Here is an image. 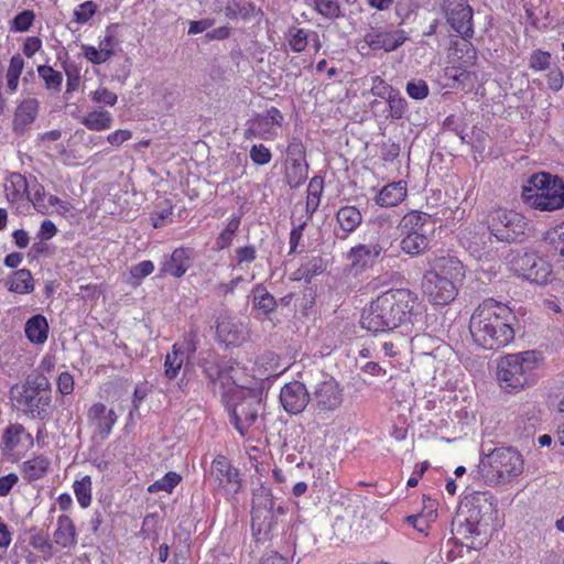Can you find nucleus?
<instances>
[{"mask_svg": "<svg viewBox=\"0 0 564 564\" xmlns=\"http://www.w3.org/2000/svg\"><path fill=\"white\" fill-rule=\"evenodd\" d=\"M422 314L419 295L409 288H393L381 292L364 308L360 325L373 334L414 324Z\"/></svg>", "mask_w": 564, "mask_h": 564, "instance_id": "f257e3e1", "label": "nucleus"}, {"mask_svg": "<svg viewBox=\"0 0 564 564\" xmlns=\"http://www.w3.org/2000/svg\"><path fill=\"white\" fill-rule=\"evenodd\" d=\"M516 322L514 312L507 303L488 297L474 310L469 330L478 346L496 350L514 339Z\"/></svg>", "mask_w": 564, "mask_h": 564, "instance_id": "f03ea898", "label": "nucleus"}, {"mask_svg": "<svg viewBox=\"0 0 564 564\" xmlns=\"http://www.w3.org/2000/svg\"><path fill=\"white\" fill-rule=\"evenodd\" d=\"M465 276V265L456 256H436L423 273L422 292L431 305H448L457 297Z\"/></svg>", "mask_w": 564, "mask_h": 564, "instance_id": "7ed1b4c3", "label": "nucleus"}, {"mask_svg": "<svg viewBox=\"0 0 564 564\" xmlns=\"http://www.w3.org/2000/svg\"><path fill=\"white\" fill-rule=\"evenodd\" d=\"M543 362L539 350L508 354L498 362L497 379L500 388L508 393H518L538 381L536 370Z\"/></svg>", "mask_w": 564, "mask_h": 564, "instance_id": "20e7f679", "label": "nucleus"}, {"mask_svg": "<svg viewBox=\"0 0 564 564\" xmlns=\"http://www.w3.org/2000/svg\"><path fill=\"white\" fill-rule=\"evenodd\" d=\"M13 406L31 419L46 420L52 406V388L45 376H37L10 389Z\"/></svg>", "mask_w": 564, "mask_h": 564, "instance_id": "39448f33", "label": "nucleus"}, {"mask_svg": "<svg viewBox=\"0 0 564 564\" xmlns=\"http://www.w3.org/2000/svg\"><path fill=\"white\" fill-rule=\"evenodd\" d=\"M525 204L541 212H553L564 206V182L550 173L533 174L522 189Z\"/></svg>", "mask_w": 564, "mask_h": 564, "instance_id": "423d86ee", "label": "nucleus"}, {"mask_svg": "<svg viewBox=\"0 0 564 564\" xmlns=\"http://www.w3.org/2000/svg\"><path fill=\"white\" fill-rule=\"evenodd\" d=\"M487 228L490 236L500 242H522L531 231L528 219L516 210L497 208L487 216Z\"/></svg>", "mask_w": 564, "mask_h": 564, "instance_id": "0eeeda50", "label": "nucleus"}, {"mask_svg": "<svg viewBox=\"0 0 564 564\" xmlns=\"http://www.w3.org/2000/svg\"><path fill=\"white\" fill-rule=\"evenodd\" d=\"M522 455L510 447L495 448L481 462V470L490 482H508L523 471Z\"/></svg>", "mask_w": 564, "mask_h": 564, "instance_id": "6e6552de", "label": "nucleus"}, {"mask_svg": "<svg viewBox=\"0 0 564 564\" xmlns=\"http://www.w3.org/2000/svg\"><path fill=\"white\" fill-rule=\"evenodd\" d=\"M344 386L332 376L314 384L311 395V409L319 417H326L339 410L345 400Z\"/></svg>", "mask_w": 564, "mask_h": 564, "instance_id": "1a4fd4ad", "label": "nucleus"}, {"mask_svg": "<svg viewBox=\"0 0 564 564\" xmlns=\"http://www.w3.org/2000/svg\"><path fill=\"white\" fill-rule=\"evenodd\" d=\"M510 267L514 274L536 284H549L554 278L552 264L533 251L518 253Z\"/></svg>", "mask_w": 564, "mask_h": 564, "instance_id": "9d476101", "label": "nucleus"}, {"mask_svg": "<svg viewBox=\"0 0 564 564\" xmlns=\"http://www.w3.org/2000/svg\"><path fill=\"white\" fill-rule=\"evenodd\" d=\"M34 440L21 423H11L2 432L0 449L12 463L21 460L33 448Z\"/></svg>", "mask_w": 564, "mask_h": 564, "instance_id": "9b49d317", "label": "nucleus"}, {"mask_svg": "<svg viewBox=\"0 0 564 564\" xmlns=\"http://www.w3.org/2000/svg\"><path fill=\"white\" fill-rule=\"evenodd\" d=\"M210 469L216 491L228 498H235L242 488L239 469L224 455L214 458Z\"/></svg>", "mask_w": 564, "mask_h": 564, "instance_id": "f8f14e48", "label": "nucleus"}, {"mask_svg": "<svg viewBox=\"0 0 564 564\" xmlns=\"http://www.w3.org/2000/svg\"><path fill=\"white\" fill-rule=\"evenodd\" d=\"M118 421V415L113 409H108L101 402L93 403L87 410V422L93 427L94 436L105 441L112 433L113 426Z\"/></svg>", "mask_w": 564, "mask_h": 564, "instance_id": "ddd939ff", "label": "nucleus"}, {"mask_svg": "<svg viewBox=\"0 0 564 564\" xmlns=\"http://www.w3.org/2000/svg\"><path fill=\"white\" fill-rule=\"evenodd\" d=\"M280 402L288 413L300 414L311 402V395L304 383L294 380L281 388Z\"/></svg>", "mask_w": 564, "mask_h": 564, "instance_id": "4468645a", "label": "nucleus"}, {"mask_svg": "<svg viewBox=\"0 0 564 564\" xmlns=\"http://www.w3.org/2000/svg\"><path fill=\"white\" fill-rule=\"evenodd\" d=\"M258 401L253 397L243 398L230 410V422L238 433L246 437L258 419Z\"/></svg>", "mask_w": 564, "mask_h": 564, "instance_id": "2eb2a0df", "label": "nucleus"}, {"mask_svg": "<svg viewBox=\"0 0 564 564\" xmlns=\"http://www.w3.org/2000/svg\"><path fill=\"white\" fill-rule=\"evenodd\" d=\"M33 186V178H28L21 173H11L4 183V194L7 200L18 208L30 203L31 187Z\"/></svg>", "mask_w": 564, "mask_h": 564, "instance_id": "dca6fc26", "label": "nucleus"}, {"mask_svg": "<svg viewBox=\"0 0 564 564\" xmlns=\"http://www.w3.org/2000/svg\"><path fill=\"white\" fill-rule=\"evenodd\" d=\"M405 41V32L401 29L392 31L369 32L364 36V42L372 51L383 50L384 52H392L403 45Z\"/></svg>", "mask_w": 564, "mask_h": 564, "instance_id": "f3484780", "label": "nucleus"}, {"mask_svg": "<svg viewBox=\"0 0 564 564\" xmlns=\"http://www.w3.org/2000/svg\"><path fill=\"white\" fill-rule=\"evenodd\" d=\"M386 248L379 243H359L347 253V259L350 261L351 269L356 271H364L372 267L373 261L381 256Z\"/></svg>", "mask_w": 564, "mask_h": 564, "instance_id": "a211bd4d", "label": "nucleus"}, {"mask_svg": "<svg viewBox=\"0 0 564 564\" xmlns=\"http://www.w3.org/2000/svg\"><path fill=\"white\" fill-rule=\"evenodd\" d=\"M447 22L464 39L474 35L473 9L466 2H458L447 12Z\"/></svg>", "mask_w": 564, "mask_h": 564, "instance_id": "6ab92c4d", "label": "nucleus"}, {"mask_svg": "<svg viewBox=\"0 0 564 564\" xmlns=\"http://www.w3.org/2000/svg\"><path fill=\"white\" fill-rule=\"evenodd\" d=\"M78 535L75 523L68 514H61L53 532V543L57 550H72L77 545Z\"/></svg>", "mask_w": 564, "mask_h": 564, "instance_id": "aec40b11", "label": "nucleus"}, {"mask_svg": "<svg viewBox=\"0 0 564 564\" xmlns=\"http://www.w3.org/2000/svg\"><path fill=\"white\" fill-rule=\"evenodd\" d=\"M40 104L36 98H25L21 100L14 111L12 129L15 133H24L36 120Z\"/></svg>", "mask_w": 564, "mask_h": 564, "instance_id": "412c9836", "label": "nucleus"}, {"mask_svg": "<svg viewBox=\"0 0 564 564\" xmlns=\"http://www.w3.org/2000/svg\"><path fill=\"white\" fill-rule=\"evenodd\" d=\"M408 197V183L403 180L391 182L380 188L373 200L376 205L390 208L400 205Z\"/></svg>", "mask_w": 564, "mask_h": 564, "instance_id": "4be33fe9", "label": "nucleus"}, {"mask_svg": "<svg viewBox=\"0 0 564 564\" xmlns=\"http://www.w3.org/2000/svg\"><path fill=\"white\" fill-rule=\"evenodd\" d=\"M51 459L44 454L33 455L20 466L22 478L29 482H35L46 477L51 469Z\"/></svg>", "mask_w": 564, "mask_h": 564, "instance_id": "5701e85b", "label": "nucleus"}, {"mask_svg": "<svg viewBox=\"0 0 564 564\" xmlns=\"http://www.w3.org/2000/svg\"><path fill=\"white\" fill-rule=\"evenodd\" d=\"M26 339L33 345H43L47 341L50 325L43 314L31 316L24 324Z\"/></svg>", "mask_w": 564, "mask_h": 564, "instance_id": "b1692460", "label": "nucleus"}, {"mask_svg": "<svg viewBox=\"0 0 564 564\" xmlns=\"http://www.w3.org/2000/svg\"><path fill=\"white\" fill-rule=\"evenodd\" d=\"M336 221L339 225L341 235H337L340 239H346L354 232L362 221V215L356 206L346 205L340 207L336 213Z\"/></svg>", "mask_w": 564, "mask_h": 564, "instance_id": "393cba45", "label": "nucleus"}, {"mask_svg": "<svg viewBox=\"0 0 564 564\" xmlns=\"http://www.w3.org/2000/svg\"><path fill=\"white\" fill-rule=\"evenodd\" d=\"M388 109L383 110L382 115H378V106L380 102L378 100H373L371 102V108L376 117H382L384 120H400L408 112V101L398 90L393 93L391 98L387 99Z\"/></svg>", "mask_w": 564, "mask_h": 564, "instance_id": "a878e982", "label": "nucleus"}, {"mask_svg": "<svg viewBox=\"0 0 564 564\" xmlns=\"http://www.w3.org/2000/svg\"><path fill=\"white\" fill-rule=\"evenodd\" d=\"M427 213L413 209L402 216L398 224V229L401 235L420 234L424 232V227L430 220Z\"/></svg>", "mask_w": 564, "mask_h": 564, "instance_id": "bb28decb", "label": "nucleus"}, {"mask_svg": "<svg viewBox=\"0 0 564 564\" xmlns=\"http://www.w3.org/2000/svg\"><path fill=\"white\" fill-rule=\"evenodd\" d=\"M4 283L10 292L17 294L32 293L35 288L34 279L28 269L15 270L6 279Z\"/></svg>", "mask_w": 564, "mask_h": 564, "instance_id": "cd10ccee", "label": "nucleus"}, {"mask_svg": "<svg viewBox=\"0 0 564 564\" xmlns=\"http://www.w3.org/2000/svg\"><path fill=\"white\" fill-rule=\"evenodd\" d=\"M543 241L549 256L564 258V220L547 229Z\"/></svg>", "mask_w": 564, "mask_h": 564, "instance_id": "c85d7f7f", "label": "nucleus"}, {"mask_svg": "<svg viewBox=\"0 0 564 564\" xmlns=\"http://www.w3.org/2000/svg\"><path fill=\"white\" fill-rule=\"evenodd\" d=\"M430 240L425 232L401 235L400 248L411 257H417L429 250Z\"/></svg>", "mask_w": 564, "mask_h": 564, "instance_id": "c756f323", "label": "nucleus"}, {"mask_svg": "<svg viewBox=\"0 0 564 564\" xmlns=\"http://www.w3.org/2000/svg\"><path fill=\"white\" fill-rule=\"evenodd\" d=\"M252 306L261 314L268 316L276 308L275 297L262 284L258 283L252 288Z\"/></svg>", "mask_w": 564, "mask_h": 564, "instance_id": "7c9ffc66", "label": "nucleus"}, {"mask_svg": "<svg viewBox=\"0 0 564 564\" xmlns=\"http://www.w3.org/2000/svg\"><path fill=\"white\" fill-rule=\"evenodd\" d=\"M82 123L91 131H105L111 128L113 117L108 110L94 109L82 118Z\"/></svg>", "mask_w": 564, "mask_h": 564, "instance_id": "2f4dec72", "label": "nucleus"}, {"mask_svg": "<svg viewBox=\"0 0 564 564\" xmlns=\"http://www.w3.org/2000/svg\"><path fill=\"white\" fill-rule=\"evenodd\" d=\"M275 525L276 521L271 511L265 510L263 517L258 511L252 513L251 528L257 540L268 539Z\"/></svg>", "mask_w": 564, "mask_h": 564, "instance_id": "473e14b6", "label": "nucleus"}, {"mask_svg": "<svg viewBox=\"0 0 564 564\" xmlns=\"http://www.w3.org/2000/svg\"><path fill=\"white\" fill-rule=\"evenodd\" d=\"M324 191V178L322 176H313L307 185L305 212L311 218L317 210L321 197Z\"/></svg>", "mask_w": 564, "mask_h": 564, "instance_id": "72a5a7b5", "label": "nucleus"}, {"mask_svg": "<svg viewBox=\"0 0 564 564\" xmlns=\"http://www.w3.org/2000/svg\"><path fill=\"white\" fill-rule=\"evenodd\" d=\"M52 196V194H47L45 192L44 186L37 181V178L33 177L30 203L37 213L42 215L52 213V204L50 202Z\"/></svg>", "mask_w": 564, "mask_h": 564, "instance_id": "f704fd0d", "label": "nucleus"}, {"mask_svg": "<svg viewBox=\"0 0 564 564\" xmlns=\"http://www.w3.org/2000/svg\"><path fill=\"white\" fill-rule=\"evenodd\" d=\"M216 334L220 341L227 345L236 344L240 338V332L228 316H220L216 322Z\"/></svg>", "mask_w": 564, "mask_h": 564, "instance_id": "c9c22d12", "label": "nucleus"}, {"mask_svg": "<svg viewBox=\"0 0 564 564\" xmlns=\"http://www.w3.org/2000/svg\"><path fill=\"white\" fill-rule=\"evenodd\" d=\"M36 70L46 90L52 93H59L62 90L64 78L62 72L54 69L50 65H39Z\"/></svg>", "mask_w": 564, "mask_h": 564, "instance_id": "e433bc0d", "label": "nucleus"}, {"mask_svg": "<svg viewBox=\"0 0 564 564\" xmlns=\"http://www.w3.org/2000/svg\"><path fill=\"white\" fill-rule=\"evenodd\" d=\"M74 495L80 508L86 509L93 501V480L89 475L76 479L73 484Z\"/></svg>", "mask_w": 564, "mask_h": 564, "instance_id": "4c0bfd02", "label": "nucleus"}, {"mask_svg": "<svg viewBox=\"0 0 564 564\" xmlns=\"http://www.w3.org/2000/svg\"><path fill=\"white\" fill-rule=\"evenodd\" d=\"M241 219L239 216H234L228 219L226 227L219 232L215 241V250L220 251L229 248L239 230Z\"/></svg>", "mask_w": 564, "mask_h": 564, "instance_id": "58836bf2", "label": "nucleus"}, {"mask_svg": "<svg viewBox=\"0 0 564 564\" xmlns=\"http://www.w3.org/2000/svg\"><path fill=\"white\" fill-rule=\"evenodd\" d=\"M311 31L303 28L291 26L285 33V39L292 52L302 53L310 42Z\"/></svg>", "mask_w": 564, "mask_h": 564, "instance_id": "ea45409f", "label": "nucleus"}, {"mask_svg": "<svg viewBox=\"0 0 564 564\" xmlns=\"http://www.w3.org/2000/svg\"><path fill=\"white\" fill-rule=\"evenodd\" d=\"M29 544L43 555L44 560H50L54 554L55 545L53 540L42 532H36L30 536Z\"/></svg>", "mask_w": 564, "mask_h": 564, "instance_id": "a19ab883", "label": "nucleus"}, {"mask_svg": "<svg viewBox=\"0 0 564 564\" xmlns=\"http://www.w3.org/2000/svg\"><path fill=\"white\" fill-rule=\"evenodd\" d=\"M98 6L93 0H87L78 4L74 12L72 21L77 24H86L97 12Z\"/></svg>", "mask_w": 564, "mask_h": 564, "instance_id": "79ce46f5", "label": "nucleus"}, {"mask_svg": "<svg viewBox=\"0 0 564 564\" xmlns=\"http://www.w3.org/2000/svg\"><path fill=\"white\" fill-rule=\"evenodd\" d=\"M154 271V264L150 260L141 261L130 268V281L133 286L140 285L141 281Z\"/></svg>", "mask_w": 564, "mask_h": 564, "instance_id": "37998d69", "label": "nucleus"}, {"mask_svg": "<svg viewBox=\"0 0 564 564\" xmlns=\"http://www.w3.org/2000/svg\"><path fill=\"white\" fill-rule=\"evenodd\" d=\"M89 98L94 104L104 107H113L118 101L117 94L104 86L90 91Z\"/></svg>", "mask_w": 564, "mask_h": 564, "instance_id": "c03bdc74", "label": "nucleus"}, {"mask_svg": "<svg viewBox=\"0 0 564 564\" xmlns=\"http://www.w3.org/2000/svg\"><path fill=\"white\" fill-rule=\"evenodd\" d=\"M308 166H285V180L291 188H297L307 180Z\"/></svg>", "mask_w": 564, "mask_h": 564, "instance_id": "a18cd8bd", "label": "nucleus"}, {"mask_svg": "<svg viewBox=\"0 0 564 564\" xmlns=\"http://www.w3.org/2000/svg\"><path fill=\"white\" fill-rule=\"evenodd\" d=\"M35 13L32 10H23L11 21L10 30L13 32H26L33 25Z\"/></svg>", "mask_w": 564, "mask_h": 564, "instance_id": "49530a36", "label": "nucleus"}, {"mask_svg": "<svg viewBox=\"0 0 564 564\" xmlns=\"http://www.w3.org/2000/svg\"><path fill=\"white\" fill-rule=\"evenodd\" d=\"M314 9L318 14L327 19H336L340 15V7L336 0H313Z\"/></svg>", "mask_w": 564, "mask_h": 564, "instance_id": "de8ad7c7", "label": "nucleus"}, {"mask_svg": "<svg viewBox=\"0 0 564 564\" xmlns=\"http://www.w3.org/2000/svg\"><path fill=\"white\" fill-rule=\"evenodd\" d=\"M398 91V89L393 88L390 84H388L380 76H375L371 79V89L370 93L378 98L387 100L391 98L393 93Z\"/></svg>", "mask_w": 564, "mask_h": 564, "instance_id": "09e8293b", "label": "nucleus"}, {"mask_svg": "<svg viewBox=\"0 0 564 564\" xmlns=\"http://www.w3.org/2000/svg\"><path fill=\"white\" fill-rule=\"evenodd\" d=\"M176 486V471H169L162 478L158 479L148 487V491L153 494L158 491L172 492Z\"/></svg>", "mask_w": 564, "mask_h": 564, "instance_id": "8fccbe9b", "label": "nucleus"}, {"mask_svg": "<svg viewBox=\"0 0 564 564\" xmlns=\"http://www.w3.org/2000/svg\"><path fill=\"white\" fill-rule=\"evenodd\" d=\"M117 46L118 39L116 34L111 30L107 29L105 35L102 37H99L98 47L102 50L105 56H107V58L110 59L116 55Z\"/></svg>", "mask_w": 564, "mask_h": 564, "instance_id": "3c124183", "label": "nucleus"}, {"mask_svg": "<svg viewBox=\"0 0 564 564\" xmlns=\"http://www.w3.org/2000/svg\"><path fill=\"white\" fill-rule=\"evenodd\" d=\"M405 91L412 99L422 100L429 96L430 89L425 80L416 79L406 83Z\"/></svg>", "mask_w": 564, "mask_h": 564, "instance_id": "603ef678", "label": "nucleus"}, {"mask_svg": "<svg viewBox=\"0 0 564 564\" xmlns=\"http://www.w3.org/2000/svg\"><path fill=\"white\" fill-rule=\"evenodd\" d=\"M251 161L257 165H267L272 159V153L268 147L262 143L253 144L249 151Z\"/></svg>", "mask_w": 564, "mask_h": 564, "instance_id": "864d4df0", "label": "nucleus"}, {"mask_svg": "<svg viewBox=\"0 0 564 564\" xmlns=\"http://www.w3.org/2000/svg\"><path fill=\"white\" fill-rule=\"evenodd\" d=\"M551 63V54L545 51L536 50L530 56V68L535 72L545 70Z\"/></svg>", "mask_w": 564, "mask_h": 564, "instance_id": "5fc2aeb1", "label": "nucleus"}, {"mask_svg": "<svg viewBox=\"0 0 564 564\" xmlns=\"http://www.w3.org/2000/svg\"><path fill=\"white\" fill-rule=\"evenodd\" d=\"M83 56L94 65H100L109 61L102 53V50L89 44L82 45Z\"/></svg>", "mask_w": 564, "mask_h": 564, "instance_id": "6e6d98bb", "label": "nucleus"}, {"mask_svg": "<svg viewBox=\"0 0 564 564\" xmlns=\"http://www.w3.org/2000/svg\"><path fill=\"white\" fill-rule=\"evenodd\" d=\"M172 215H173V206L170 204L167 207L163 208L162 210H154L150 216V220L154 228H161V227L165 226L166 224L172 223Z\"/></svg>", "mask_w": 564, "mask_h": 564, "instance_id": "4d7b16f0", "label": "nucleus"}, {"mask_svg": "<svg viewBox=\"0 0 564 564\" xmlns=\"http://www.w3.org/2000/svg\"><path fill=\"white\" fill-rule=\"evenodd\" d=\"M305 227H306V221H303L302 224H300L291 229L290 239H289V245H290L289 254L290 256L301 252L299 250V247L301 245Z\"/></svg>", "mask_w": 564, "mask_h": 564, "instance_id": "13d9d810", "label": "nucleus"}, {"mask_svg": "<svg viewBox=\"0 0 564 564\" xmlns=\"http://www.w3.org/2000/svg\"><path fill=\"white\" fill-rule=\"evenodd\" d=\"M57 390L63 395H68L74 391V377L68 371H63L57 377Z\"/></svg>", "mask_w": 564, "mask_h": 564, "instance_id": "bf43d9fd", "label": "nucleus"}, {"mask_svg": "<svg viewBox=\"0 0 564 564\" xmlns=\"http://www.w3.org/2000/svg\"><path fill=\"white\" fill-rule=\"evenodd\" d=\"M237 264L240 265L242 263H251L257 258V250L256 247L252 245L238 247L235 250Z\"/></svg>", "mask_w": 564, "mask_h": 564, "instance_id": "052dcab7", "label": "nucleus"}, {"mask_svg": "<svg viewBox=\"0 0 564 564\" xmlns=\"http://www.w3.org/2000/svg\"><path fill=\"white\" fill-rule=\"evenodd\" d=\"M43 42L39 36H28L22 45V53L32 58L37 52L42 50Z\"/></svg>", "mask_w": 564, "mask_h": 564, "instance_id": "680f3d73", "label": "nucleus"}, {"mask_svg": "<svg viewBox=\"0 0 564 564\" xmlns=\"http://www.w3.org/2000/svg\"><path fill=\"white\" fill-rule=\"evenodd\" d=\"M197 334L194 330H191L184 339V346L181 349L178 347V357L182 355H186V360L188 361L189 357L195 354L197 348Z\"/></svg>", "mask_w": 564, "mask_h": 564, "instance_id": "e2e57ef3", "label": "nucleus"}, {"mask_svg": "<svg viewBox=\"0 0 564 564\" xmlns=\"http://www.w3.org/2000/svg\"><path fill=\"white\" fill-rule=\"evenodd\" d=\"M19 482V476L15 473H10L0 477V497H7L14 486Z\"/></svg>", "mask_w": 564, "mask_h": 564, "instance_id": "0e129e2a", "label": "nucleus"}, {"mask_svg": "<svg viewBox=\"0 0 564 564\" xmlns=\"http://www.w3.org/2000/svg\"><path fill=\"white\" fill-rule=\"evenodd\" d=\"M306 158V149L299 138H293L286 147V159Z\"/></svg>", "mask_w": 564, "mask_h": 564, "instance_id": "69168bd1", "label": "nucleus"}, {"mask_svg": "<svg viewBox=\"0 0 564 564\" xmlns=\"http://www.w3.org/2000/svg\"><path fill=\"white\" fill-rule=\"evenodd\" d=\"M57 231V227L52 220L44 219L36 236L40 240L46 241L55 237Z\"/></svg>", "mask_w": 564, "mask_h": 564, "instance_id": "338daca9", "label": "nucleus"}, {"mask_svg": "<svg viewBox=\"0 0 564 564\" xmlns=\"http://www.w3.org/2000/svg\"><path fill=\"white\" fill-rule=\"evenodd\" d=\"M547 87L553 91H558L564 84V76L560 68L551 69L546 75Z\"/></svg>", "mask_w": 564, "mask_h": 564, "instance_id": "774afa93", "label": "nucleus"}]
</instances>
